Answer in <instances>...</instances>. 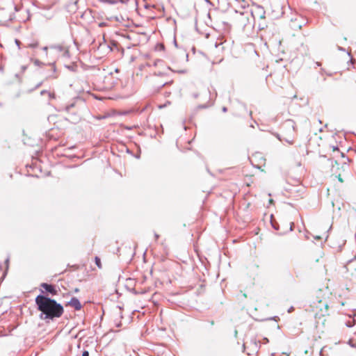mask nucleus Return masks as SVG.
I'll return each mask as SVG.
<instances>
[{"label": "nucleus", "instance_id": "obj_5", "mask_svg": "<svg viewBox=\"0 0 356 356\" xmlns=\"http://www.w3.org/2000/svg\"><path fill=\"white\" fill-rule=\"evenodd\" d=\"M257 23H258V29L259 30H264L268 26L267 23L266 22V19H257Z\"/></svg>", "mask_w": 356, "mask_h": 356}, {"label": "nucleus", "instance_id": "obj_32", "mask_svg": "<svg viewBox=\"0 0 356 356\" xmlns=\"http://www.w3.org/2000/svg\"><path fill=\"white\" fill-rule=\"evenodd\" d=\"M324 307H325V310L327 311V307H328L327 305V304H325V305H324Z\"/></svg>", "mask_w": 356, "mask_h": 356}, {"label": "nucleus", "instance_id": "obj_37", "mask_svg": "<svg viewBox=\"0 0 356 356\" xmlns=\"http://www.w3.org/2000/svg\"><path fill=\"white\" fill-rule=\"evenodd\" d=\"M271 356H274V353H272V354H271Z\"/></svg>", "mask_w": 356, "mask_h": 356}, {"label": "nucleus", "instance_id": "obj_4", "mask_svg": "<svg viewBox=\"0 0 356 356\" xmlns=\"http://www.w3.org/2000/svg\"><path fill=\"white\" fill-rule=\"evenodd\" d=\"M67 305L74 307L77 311L80 310L82 307L80 301L75 297L72 298L71 300L67 302Z\"/></svg>", "mask_w": 356, "mask_h": 356}, {"label": "nucleus", "instance_id": "obj_36", "mask_svg": "<svg viewBox=\"0 0 356 356\" xmlns=\"http://www.w3.org/2000/svg\"><path fill=\"white\" fill-rule=\"evenodd\" d=\"M48 94H49V97H52V95H51V94L50 92H49Z\"/></svg>", "mask_w": 356, "mask_h": 356}, {"label": "nucleus", "instance_id": "obj_15", "mask_svg": "<svg viewBox=\"0 0 356 356\" xmlns=\"http://www.w3.org/2000/svg\"><path fill=\"white\" fill-rule=\"evenodd\" d=\"M38 46V43H34V44H30V47H32V48H35Z\"/></svg>", "mask_w": 356, "mask_h": 356}, {"label": "nucleus", "instance_id": "obj_28", "mask_svg": "<svg viewBox=\"0 0 356 356\" xmlns=\"http://www.w3.org/2000/svg\"><path fill=\"white\" fill-rule=\"evenodd\" d=\"M41 85H42V82H40V83H38V84L36 85V86H35V88H39Z\"/></svg>", "mask_w": 356, "mask_h": 356}, {"label": "nucleus", "instance_id": "obj_6", "mask_svg": "<svg viewBox=\"0 0 356 356\" xmlns=\"http://www.w3.org/2000/svg\"><path fill=\"white\" fill-rule=\"evenodd\" d=\"M284 126L288 128H291L293 129V131H296V124L293 120H287L284 122Z\"/></svg>", "mask_w": 356, "mask_h": 356}, {"label": "nucleus", "instance_id": "obj_7", "mask_svg": "<svg viewBox=\"0 0 356 356\" xmlns=\"http://www.w3.org/2000/svg\"><path fill=\"white\" fill-rule=\"evenodd\" d=\"M95 264L99 268H102L101 260L98 257H95Z\"/></svg>", "mask_w": 356, "mask_h": 356}, {"label": "nucleus", "instance_id": "obj_27", "mask_svg": "<svg viewBox=\"0 0 356 356\" xmlns=\"http://www.w3.org/2000/svg\"><path fill=\"white\" fill-rule=\"evenodd\" d=\"M154 236H155L156 240H157L159 237V235L158 234L155 233Z\"/></svg>", "mask_w": 356, "mask_h": 356}, {"label": "nucleus", "instance_id": "obj_14", "mask_svg": "<svg viewBox=\"0 0 356 356\" xmlns=\"http://www.w3.org/2000/svg\"><path fill=\"white\" fill-rule=\"evenodd\" d=\"M34 63H35V65H40L41 64V62H40V60H35L34 61Z\"/></svg>", "mask_w": 356, "mask_h": 356}, {"label": "nucleus", "instance_id": "obj_30", "mask_svg": "<svg viewBox=\"0 0 356 356\" xmlns=\"http://www.w3.org/2000/svg\"><path fill=\"white\" fill-rule=\"evenodd\" d=\"M74 291L75 293H77V292H79V289L78 288H76V289H74Z\"/></svg>", "mask_w": 356, "mask_h": 356}, {"label": "nucleus", "instance_id": "obj_11", "mask_svg": "<svg viewBox=\"0 0 356 356\" xmlns=\"http://www.w3.org/2000/svg\"><path fill=\"white\" fill-rule=\"evenodd\" d=\"M74 106V104L72 103V104H70L67 106H65V110L66 111H70L71 110L72 108H73Z\"/></svg>", "mask_w": 356, "mask_h": 356}, {"label": "nucleus", "instance_id": "obj_18", "mask_svg": "<svg viewBox=\"0 0 356 356\" xmlns=\"http://www.w3.org/2000/svg\"><path fill=\"white\" fill-rule=\"evenodd\" d=\"M178 72H179V73H180V74H184V73H186V70H181L178 71Z\"/></svg>", "mask_w": 356, "mask_h": 356}, {"label": "nucleus", "instance_id": "obj_2", "mask_svg": "<svg viewBox=\"0 0 356 356\" xmlns=\"http://www.w3.org/2000/svg\"><path fill=\"white\" fill-rule=\"evenodd\" d=\"M252 14L254 17L255 22L257 19H266V11L261 6H256L252 10Z\"/></svg>", "mask_w": 356, "mask_h": 356}, {"label": "nucleus", "instance_id": "obj_33", "mask_svg": "<svg viewBox=\"0 0 356 356\" xmlns=\"http://www.w3.org/2000/svg\"><path fill=\"white\" fill-rule=\"evenodd\" d=\"M43 50H44V51H47V47H43Z\"/></svg>", "mask_w": 356, "mask_h": 356}, {"label": "nucleus", "instance_id": "obj_19", "mask_svg": "<svg viewBox=\"0 0 356 356\" xmlns=\"http://www.w3.org/2000/svg\"><path fill=\"white\" fill-rule=\"evenodd\" d=\"M332 149H333V151H339V148L337 146H333Z\"/></svg>", "mask_w": 356, "mask_h": 356}, {"label": "nucleus", "instance_id": "obj_3", "mask_svg": "<svg viewBox=\"0 0 356 356\" xmlns=\"http://www.w3.org/2000/svg\"><path fill=\"white\" fill-rule=\"evenodd\" d=\"M40 287L44 289L47 293L51 294V296H56L58 293L56 286L51 284L43 282L40 284Z\"/></svg>", "mask_w": 356, "mask_h": 356}, {"label": "nucleus", "instance_id": "obj_22", "mask_svg": "<svg viewBox=\"0 0 356 356\" xmlns=\"http://www.w3.org/2000/svg\"><path fill=\"white\" fill-rule=\"evenodd\" d=\"M15 43H16V44H17L18 47H19V44H20L19 40H15Z\"/></svg>", "mask_w": 356, "mask_h": 356}, {"label": "nucleus", "instance_id": "obj_12", "mask_svg": "<svg viewBox=\"0 0 356 356\" xmlns=\"http://www.w3.org/2000/svg\"><path fill=\"white\" fill-rule=\"evenodd\" d=\"M82 356H89V353L88 350H84L82 353Z\"/></svg>", "mask_w": 356, "mask_h": 356}, {"label": "nucleus", "instance_id": "obj_20", "mask_svg": "<svg viewBox=\"0 0 356 356\" xmlns=\"http://www.w3.org/2000/svg\"><path fill=\"white\" fill-rule=\"evenodd\" d=\"M275 136H276V138H277L279 140H280V141L282 140V139H281V138H280V136L278 134H275Z\"/></svg>", "mask_w": 356, "mask_h": 356}, {"label": "nucleus", "instance_id": "obj_29", "mask_svg": "<svg viewBox=\"0 0 356 356\" xmlns=\"http://www.w3.org/2000/svg\"><path fill=\"white\" fill-rule=\"evenodd\" d=\"M6 264L8 266V263H9V258H8L6 261H5Z\"/></svg>", "mask_w": 356, "mask_h": 356}, {"label": "nucleus", "instance_id": "obj_31", "mask_svg": "<svg viewBox=\"0 0 356 356\" xmlns=\"http://www.w3.org/2000/svg\"><path fill=\"white\" fill-rule=\"evenodd\" d=\"M316 65L317 66H321V63H319V62H316Z\"/></svg>", "mask_w": 356, "mask_h": 356}, {"label": "nucleus", "instance_id": "obj_24", "mask_svg": "<svg viewBox=\"0 0 356 356\" xmlns=\"http://www.w3.org/2000/svg\"><path fill=\"white\" fill-rule=\"evenodd\" d=\"M346 326H347V327H352V326H353V325H352V323H350L349 322V323H346Z\"/></svg>", "mask_w": 356, "mask_h": 356}, {"label": "nucleus", "instance_id": "obj_16", "mask_svg": "<svg viewBox=\"0 0 356 356\" xmlns=\"http://www.w3.org/2000/svg\"><path fill=\"white\" fill-rule=\"evenodd\" d=\"M15 8V10L16 12H18V11L20 10V8H19V7H18L17 6H15V8Z\"/></svg>", "mask_w": 356, "mask_h": 356}, {"label": "nucleus", "instance_id": "obj_25", "mask_svg": "<svg viewBox=\"0 0 356 356\" xmlns=\"http://www.w3.org/2000/svg\"><path fill=\"white\" fill-rule=\"evenodd\" d=\"M264 341L265 343H268L269 341L267 338L265 337V338H264Z\"/></svg>", "mask_w": 356, "mask_h": 356}, {"label": "nucleus", "instance_id": "obj_23", "mask_svg": "<svg viewBox=\"0 0 356 356\" xmlns=\"http://www.w3.org/2000/svg\"><path fill=\"white\" fill-rule=\"evenodd\" d=\"M338 180L340 181V182H343V179L341 177L340 175L338 176Z\"/></svg>", "mask_w": 356, "mask_h": 356}, {"label": "nucleus", "instance_id": "obj_10", "mask_svg": "<svg viewBox=\"0 0 356 356\" xmlns=\"http://www.w3.org/2000/svg\"><path fill=\"white\" fill-rule=\"evenodd\" d=\"M270 222H271L272 227H273L275 230H278V229H279V226H278L277 222H274L272 219H271Z\"/></svg>", "mask_w": 356, "mask_h": 356}, {"label": "nucleus", "instance_id": "obj_34", "mask_svg": "<svg viewBox=\"0 0 356 356\" xmlns=\"http://www.w3.org/2000/svg\"><path fill=\"white\" fill-rule=\"evenodd\" d=\"M339 49L341 51H344L345 49L343 47H339Z\"/></svg>", "mask_w": 356, "mask_h": 356}, {"label": "nucleus", "instance_id": "obj_21", "mask_svg": "<svg viewBox=\"0 0 356 356\" xmlns=\"http://www.w3.org/2000/svg\"><path fill=\"white\" fill-rule=\"evenodd\" d=\"M46 93H47V90H42V91L40 92L41 95H44V94H46Z\"/></svg>", "mask_w": 356, "mask_h": 356}, {"label": "nucleus", "instance_id": "obj_1", "mask_svg": "<svg viewBox=\"0 0 356 356\" xmlns=\"http://www.w3.org/2000/svg\"><path fill=\"white\" fill-rule=\"evenodd\" d=\"M37 309L40 312V318L42 320L53 321L60 317L64 312L61 304L48 296L39 294L35 299Z\"/></svg>", "mask_w": 356, "mask_h": 356}, {"label": "nucleus", "instance_id": "obj_26", "mask_svg": "<svg viewBox=\"0 0 356 356\" xmlns=\"http://www.w3.org/2000/svg\"><path fill=\"white\" fill-rule=\"evenodd\" d=\"M222 110L223 112H227V107L224 106V107H222Z\"/></svg>", "mask_w": 356, "mask_h": 356}, {"label": "nucleus", "instance_id": "obj_35", "mask_svg": "<svg viewBox=\"0 0 356 356\" xmlns=\"http://www.w3.org/2000/svg\"><path fill=\"white\" fill-rule=\"evenodd\" d=\"M197 96H198V95H197V94L194 95V97H195V98H196V97H197Z\"/></svg>", "mask_w": 356, "mask_h": 356}, {"label": "nucleus", "instance_id": "obj_9", "mask_svg": "<svg viewBox=\"0 0 356 356\" xmlns=\"http://www.w3.org/2000/svg\"><path fill=\"white\" fill-rule=\"evenodd\" d=\"M52 48L55 49L56 51L59 52H61L65 49V47L61 45L54 46L52 47Z\"/></svg>", "mask_w": 356, "mask_h": 356}, {"label": "nucleus", "instance_id": "obj_13", "mask_svg": "<svg viewBox=\"0 0 356 356\" xmlns=\"http://www.w3.org/2000/svg\"><path fill=\"white\" fill-rule=\"evenodd\" d=\"M285 141L286 143H288L289 144H291V145L293 143V140L285 139Z\"/></svg>", "mask_w": 356, "mask_h": 356}, {"label": "nucleus", "instance_id": "obj_17", "mask_svg": "<svg viewBox=\"0 0 356 356\" xmlns=\"http://www.w3.org/2000/svg\"><path fill=\"white\" fill-rule=\"evenodd\" d=\"M293 226H294V223L293 222H291V225H290V231H292L293 229Z\"/></svg>", "mask_w": 356, "mask_h": 356}, {"label": "nucleus", "instance_id": "obj_8", "mask_svg": "<svg viewBox=\"0 0 356 356\" xmlns=\"http://www.w3.org/2000/svg\"><path fill=\"white\" fill-rule=\"evenodd\" d=\"M62 55L64 57L68 58L70 56V52L67 49L65 48L62 51Z\"/></svg>", "mask_w": 356, "mask_h": 356}]
</instances>
